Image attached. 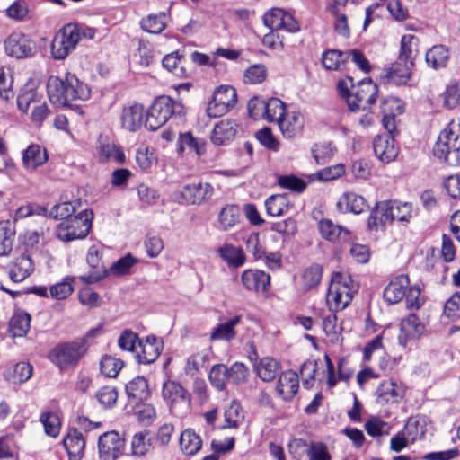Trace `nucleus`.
<instances>
[{
	"label": "nucleus",
	"mask_w": 460,
	"mask_h": 460,
	"mask_svg": "<svg viewBox=\"0 0 460 460\" xmlns=\"http://www.w3.org/2000/svg\"><path fill=\"white\" fill-rule=\"evenodd\" d=\"M123 447L124 440L120 438L118 431H107L99 437V455L103 460H115L121 454Z\"/></svg>",
	"instance_id": "6e6552de"
},
{
	"label": "nucleus",
	"mask_w": 460,
	"mask_h": 460,
	"mask_svg": "<svg viewBox=\"0 0 460 460\" xmlns=\"http://www.w3.org/2000/svg\"><path fill=\"white\" fill-rule=\"evenodd\" d=\"M227 367L224 364L214 365L208 374L210 384L218 391L226 390L227 382Z\"/></svg>",
	"instance_id": "49530a36"
},
{
	"label": "nucleus",
	"mask_w": 460,
	"mask_h": 460,
	"mask_svg": "<svg viewBox=\"0 0 460 460\" xmlns=\"http://www.w3.org/2000/svg\"><path fill=\"white\" fill-rule=\"evenodd\" d=\"M180 447L182 452L187 456L196 454L202 446V440L194 430L188 429L184 430L180 437Z\"/></svg>",
	"instance_id": "c756f323"
},
{
	"label": "nucleus",
	"mask_w": 460,
	"mask_h": 460,
	"mask_svg": "<svg viewBox=\"0 0 460 460\" xmlns=\"http://www.w3.org/2000/svg\"><path fill=\"white\" fill-rule=\"evenodd\" d=\"M449 58L448 49L444 45H435L426 52V62L434 69L445 67Z\"/></svg>",
	"instance_id": "cd10ccee"
},
{
	"label": "nucleus",
	"mask_w": 460,
	"mask_h": 460,
	"mask_svg": "<svg viewBox=\"0 0 460 460\" xmlns=\"http://www.w3.org/2000/svg\"><path fill=\"white\" fill-rule=\"evenodd\" d=\"M306 455L309 460H331V455L323 443H311Z\"/></svg>",
	"instance_id": "774afa93"
},
{
	"label": "nucleus",
	"mask_w": 460,
	"mask_h": 460,
	"mask_svg": "<svg viewBox=\"0 0 460 460\" xmlns=\"http://www.w3.org/2000/svg\"><path fill=\"white\" fill-rule=\"evenodd\" d=\"M125 392L129 400L139 402L147 400L151 394L147 380L142 376H137L126 384Z\"/></svg>",
	"instance_id": "5701e85b"
},
{
	"label": "nucleus",
	"mask_w": 460,
	"mask_h": 460,
	"mask_svg": "<svg viewBox=\"0 0 460 460\" xmlns=\"http://www.w3.org/2000/svg\"><path fill=\"white\" fill-rule=\"evenodd\" d=\"M312 155L317 164H327L334 155L332 143L314 144L311 147Z\"/></svg>",
	"instance_id": "603ef678"
},
{
	"label": "nucleus",
	"mask_w": 460,
	"mask_h": 460,
	"mask_svg": "<svg viewBox=\"0 0 460 460\" xmlns=\"http://www.w3.org/2000/svg\"><path fill=\"white\" fill-rule=\"evenodd\" d=\"M425 332V325L420 322L416 314H411L402 319L400 323L398 342L406 347L410 340L419 339Z\"/></svg>",
	"instance_id": "9b49d317"
},
{
	"label": "nucleus",
	"mask_w": 460,
	"mask_h": 460,
	"mask_svg": "<svg viewBox=\"0 0 460 460\" xmlns=\"http://www.w3.org/2000/svg\"><path fill=\"white\" fill-rule=\"evenodd\" d=\"M378 95V86L373 82L371 77H365L358 82L357 90L352 93V100L356 101L360 106L362 102H366L368 108L374 104ZM363 111H367V107L364 106Z\"/></svg>",
	"instance_id": "4468645a"
},
{
	"label": "nucleus",
	"mask_w": 460,
	"mask_h": 460,
	"mask_svg": "<svg viewBox=\"0 0 460 460\" xmlns=\"http://www.w3.org/2000/svg\"><path fill=\"white\" fill-rule=\"evenodd\" d=\"M76 205H80V201L63 202L54 205L49 212V217L58 220H66L76 214Z\"/></svg>",
	"instance_id": "e433bc0d"
},
{
	"label": "nucleus",
	"mask_w": 460,
	"mask_h": 460,
	"mask_svg": "<svg viewBox=\"0 0 460 460\" xmlns=\"http://www.w3.org/2000/svg\"><path fill=\"white\" fill-rule=\"evenodd\" d=\"M265 119L269 122L277 121L278 117H283L286 113V103L278 98H270L265 101Z\"/></svg>",
	"instance_id": "37998d69"
},
{
	"label": "nucleus",
	"mask_w": 460,
	"mask_h": 460,
	"mask_svg": "<svg viewBox=\"0 0 460 460\" xmlns=\"http://www.w3.org/2000/svg\"><path fill=\"white\" fill-rule=\"evenodd\" d=\"M215 102H221L227 106L230 110L237 102V93L234 87L230 85H220L213 93L212 95Z\"/></svg>",
	"instance_id": "58836bf2"
},
{
	"label": "nucleus",
	"mask_w": 460,
	"mask_h": 460,
	"mask_svg": "<svg viewBox=\"0 0 460 460\" xmlns=\"http://www.w3.org/2000/svg\"><path fill=\"white\" fill-rule=\"evenodd\" d=\"M220 257L234 268H239L245 262V254L241 248L232 244H225L218 249Z\"/></svg>",
	"instance_id": "c85d7f7f"
},
{
	"label": "nucleus",
	"mask_w": 460,
	"mask_h": 460,
	"mask_svg": "<svg viewBox=\"0 0 460 460\" xmlns=\"http://www.w3.org/2000/svg\"><path fill=\"white\" fill-rule=\"evenodd\" d=\"M162 396L168 402L171 410L179 402H184L187 405H190L191 402L190 394L179 383L172 380H167L164 383Z\"/></svg>",
	"instance_id": "a211bd4d"
},
{
	"label": "nucleus",
	"mask_w": 460,
	"mask_h": 460,
	"mask_svg": "<svg viewBox=\"0 0 460 460\" xmlns=\"http://www.w3.org/2000/svg\"><path fill=\"white\" fill-rule=\"evenodd\" d=\"M411 75V66L406 63L394 62L389 68L385 69L380 78L384 84L403 85L410 80Z\"/></svg>",
	"instance_id": "f3484780"
},
{
	"label": "nucleus",
	"mask_w": 460,
	"mask_h": 460,
	"mask_svg": "<svg viewBox=\"0 0 460 460\" xmlns=\"http://www.w3.org/2000/svg\"><path fill=\"white\" fill-rule=\"evenodd\" d=\"M280 364L272 358H264L257 368L259 377L264 382L272 381L278 374Z\"/></svg>",
	"instance_id": "c9c22d12"
},
{
	"label": "nucleus",
	"mask_w": 460,
	"mask_h": 460,
	"mask_svg": "<svg viewBox=\"0 0 460 460\" xmlns=\"http://www.w3.org/2000/svg\"><path fill=\"white\" fill-rule=\"evenodd\" d=\"M443 104L447 109H454L460 104V87L457 84L447 86L442 93Z\"/></svg>",
	"instance_id": "69168bd1"
},
{
	"label": "nucleus",
	"mask_w": 460,
	"mask_h": 460,
	"mask_svg": "<svg viewBox=\"0 0 460 460\" xmlns=\"http://www.w3.org/2000/svg\"><path fill=\"white\" fill-rule=\"evenodd\" d=\"M241 322V316L235 315L223 323L217 324L210 334L211 341H231L235 339L234 326Z\"/></svg>",
	"instance_id": "393cba45"
},
{
	"label": "nucleus",
	"mask_w": 460,
	"mask_h": 460,
	"mask_svg": "<svg viewBox=\"0 0 460 460\" xmlns=\"http://www.w3.org/2000/svg\"><path fill=\"white\" fill-rule=\"evenodd\" d=\"M402 432L405 434L410 444H413L418 438H421L425 435L426 430L424 425H421L419 420L409 418Z\"/></svg>",
	"instance_id": "4d7b16f0"
},
{
	"label": "nucleus",
	"mask_w": 460,
	"mask_h": 460,
	"mask_svg": "<svg viewBox=\"0 0 460 460\" xmlns=\"http://www.w3.org/2000/svg\"><path fill=\"white\" fill-rule=\"evenodd\" d=\"M74 277L67 276L58 284L52 285L49 288L50 296L56 299H65L74 291Z\"/></svg>",
	"instance_id": "6e6d98bb"
},
{
	"label": "nucleus",
	"mask_w": 460,
	"mask_h": 460,
	"mask_svg": "<svg viewBox=\"0 0 460 460\" xmlns=\"http://www.w3.org/2000/svg\"><path fill=\"white\" fill-rule=\"evenodd\" d=\"M418 38L411 34L403 35L400 42L399 62L410 63L411 66H414V57H412L411 45L414 41H418Z\"/></svg>",
	"instance_id": "3c124183"
},
{
	"label": "nucleus",
	"mask_w": 460,
	"mask_h": 460,
	"mask_svg": "<svg viewBox=\"0 0 460 460\" xmlns=\"http://www.w3.org/2000/svg\"><path fill=\"white\" fill-rule=\"evenodd\" d=\"M40 422L44 426L45 432L48 436L56 438L60 430L58 416L53 412H43L40 417Z\"/></svg>",
	"instance_id": "e2e57ef3"
},
{
	"label": "nucleus",
	"mask_w": 460,
	"mask_h": 460,
	"mask_svg": "<svg viewBox=\"0 0 460 460\" xmlns=\"http://www.w3.org/2000/svg\"><path fill=\"white\" fill-rule=\"evenodd\" d=\"M410 280L408 275L401 274L393 279L383 291V297L389 305L400 302L406 296Z\"/></svg>",
	"instance_id": "2eb2a0df"
},
{
	"label": "nucleus",
	"mask_w": 460,
	"mask_h": 460,
	"mask_svg": "<svg viewBox=\"0 0 460 460\" xmlns=\"http://www.w3.org/2000/svg\"><path fill=\"white\" fill-rule=\"evenodd\" d=\"M144 114V106L135 103L125 107L121 113V125L128 131L135 132L142 125Z\"/></svg>",
	"instance_id": "412c9836"
},
{
	"label": "nucleus",
	"mask_w": 460,
	"mask_h": 460,
	"mask_svg": "<svg viewBox=\"0 0 460 460\" xmlns=\"http://www.w3.org/2000/svg\"><path fill=\"white\" fill-rule=\"evenodd\" d=\"M242 283L247 290L264 292L270 285V276L260 270H245L241 276Z\"/></svg>",
	"instance_id": "dca6fc26"
},
{
	"label": "nucleus",
	"mask_w": 460,
	"mask_h": 460,
	"mask_svg": "<svg viewBox=\"0 0 460 460\" xmlns=\"http://www.w3.org/2000/svg\"><path fill=\"white\" fill-rule=\"evenodd\" d=\"M241 410L242 407L240 403L236 401H233L228 408L225 410V424L222 425L219 429H225L230 428H237L239 425V419L241 417Z\"/></svg>",
	"instance_id": "13d9d810"
},
{
	"label": "nucleus",
	"mask_w": 460,
	"mask_h": 460,
	"mask_svg": "<svg viewBox=\"0 0 460 460\" xmlns=\"http://www.w3.org/2000/svg\"><path fill=\"white\" fill-rule=\"evenodd\" d=\"M88 350L84 339H75L60 342L52 348L47 355L48 359L59 370L75 367Z\"/></svg>",
	"instance_id": "f03ea898"
},
{
	"label": "nucleus",
	"mask_w": 460,
	"mask_h": 460,
	"mask_svg": "<svg viewBox=\"0 0 460 460\" xmlns=\"http://www.w3.org/2000/svg\"><path fill=\"white\" fill-rule=\"evenodd\" d=\"M69 460H81L84 456L85 441L83 434L76 428H69L63 439Z\"/></svg>",
	"instance_id": "6ab92c4d"
},
{
	"label": "nucleus",
	"mask_w": 460,
	"mask_h": 460,
	"mask_svg": "<svg viewBox=\"0 0 460 460\" xmlns=\"http://www.w3.org/2000/svg\"><path fill=\"white\" fill-rule=\"evenodd\" d=\"M277 122L283 136L287 138L294 137L303 128L299 112H293L292 115L287 119L285 116L278 117Z\"/></svg>",
	"instance_id": "bb28decb"
},
{
	"label": "nucleus",
	"mask_w": 460,
	"mask_h": 460,
	"mask_svg": "<svg viewBox=\"0 0 460 460\" xmlns=\"http://www.w3.org/2000/svg\"><path fill=\"white\" fill-rule=\"evenodd\" d=\"M278 183L284 189H288L298 193L303 192L307 186L306 182L303 179L293 174L280 175L278 179Z\"/></svg>",
	"instance_id": "052dcab7"
},
{
	"label": "nucleus",
	"mask_w": 460,
	"mask_h": 460,
	"mask_svg": "<svg viewBox=\"0 0 460 460\" xmlns=\"http://www.w3.org/2000/svg\"><path fill=\"white\" fill-rule=\"evenodd\" d=\"M298 388L299 380L296 372L288 370L279 376L276 390L284 401H291L297 394Z\"/></svg>",
	"instance_id": "aec40b11"
},
{
	"label": "nucleus",
	"mask_w": 460,
	"mask_h": 460,
	"mask_svg": "<svg viewBox=\"0 0 460 460\" xmlns=\"http://www.w3.org/2000/svg\"><path fill=\"white\" fill-rule=\"evenodd\" d=\"M213 193L214 188L210 183L198 182L184 185L180 191L174 192V199L179 203L199 205L210 199Z\"/></svg>",
	"instance_id": "423d86ee"
},
{
	"label": "nucleus",
	"mask_w": 460,
	"mask_h": 460,
	"mask_svg": "<svg viewBox=\"0 0 460 460\" xmlns=\"http://www.w3.org/2000/svg\"><path fill=\"white\" fill-rule=\"evenodd\" d=\"M72 49H74L73 47L66 44V41L58 32L51 43V55L53 58L63 60L68 56Z\"/></svg>",
	"instance_id": "bf43d9fd"
},
{
	"label": "nucleus",
	"mask_w": 460,
	"mask_h": 460,
	"mask_svg": "<svg viewBox=\"0 0 460 460\" xmlns=\"http://www.w3.org/2000/svg\"><path fill=\"white\" fill-rule=\"evenodd\" d=\"M31 324V315L25 311L15 313L10 322L9 327L13 337H23L27 334Z\"/></svg>",
	"instance_id": "7c9ffc66"
},
{
	"label": "nucleus",
	"mask_w": 460,
	"mask_h": 460,
	"mask_svg": "<svg viewBox=\"0 0 460 460\" xmlns=\"http://www.w3.org/2000/svg\"><path fill=\"white\" fill-rule=\"evenodd\" d=\"M394 211L392 200L376 201L367 218V229L377 232L379 227L385 229L386 223H392L394 220L407 221L408 216L393 214Z\"/></svg>",
	"instance_id": "39448f33"
},
{
	"label": "nucleus",
	"mask_w": 460,
	"mask_h": 460,
	"mask_svg": "<svg viewBox=\"0 0 460 460\" xmlns=\"http://www.w3.org/2000/svg\"><path fill=\"white\" fill-rule=\"evenodd\" d=\"M93 218V213L92 210L83 209L79 211L57 226V238L65 243L84 239L92 228Z\"/></svg>",
	"instance_id": "7ed1b4c3"
},
{
	"label": "nucleus",
	"mask_w": 460,
	"mask_h": 460,
	"mask_svg": "<svg viewBox=\"0 0 460 460\" xmlns=\"http://www.w3.org/2000/svg\"><path fill=\"white\" fill-rule=\"evenodd\" d=\"M380 109L383 115L396 117L405 111V104L398 97L387 96L382 100Z\"/></svg>",
	"instance_id": "ea45409f"
},
{
	"label": "nucleus",
	"mask_w": 460,
	"mask_h": 460,
	"mask_svg": "<svg viewBox=\"0 0 460 460\" xmlns=\"http://www.w3.org/2000/svg\"><path fill=\"white\" fill-rule=\"evenodd\" d=\"M164 348L162 340L155 335H148L138 341V349L136 358L139 364H151L155 362Z\"/></svg>",
	"instance_id": "9d476101"
},
{
	"label": "nucleus",
	"mask_w": 460,
	"mask_h": 460,
	"mask_svg": "<svg viewBox=\"0 0 460 460\" xmlns=\"http://www.w3.org/2000/svg\"><path fill=\"white\" fill-rule=\"evenodd\" d=\"M36 49L35 41L21 32H13L4 40L5 53L15 58H31L36 52Z\"/></svg>",
	"instance_id": "0eeeda50"
},
{
	"label": "nucleus",
	"mask_w": 460,
	"mask_h": 460,
	"mask_svg": "<svg viewBox=\"0 0 460 460\" xmlns=\"http://www.w3.org/2000/svg\"><path fill=\"white\" fill-rule=\"evenodd\" d=\"M123 366L121 359L110 355H104L100 361V370L107 377H116Z\"/></svg>",
	"instance_id": "a18cd8bd"
},
{
	"label": "nucleus",
	"mask_w": 460,
	"mask_h": 460,
	"mask_svg": "<svg viewBox=\"0 0 460 460\" xmlns=\"http://www.w3.org/2000/svg\"><path fill=\"white\" fill-rule=\"evenodd\" d=\"M165 13L159 14H149L146 19L141 22V28L149 33L158 34L165 29Z\"/></svg>",
	"instance_id": "8fccbe9b"
},
{
	"label": "nucleus",
	"mask_w": 460,
	"mask_h": 460,
	"mask_svg": "<svg viewBox=\"0 0 460 460\" xmlns=\"http://www.w3.org/2000/svg\"><path fill=\"white\" fill-rule=\"evenodd\" d=\"M392 136H376L373 140L375 155L385 164L394 161L399 153V148L394 145Z\"/></svg>",
	"instance_id": "ddd939ff"
},
{
	"label": "nucleus",
	"mask_w": 460,
	"mask_h": 460,
	"mask_svg": "<svg viewBox=\"0 0 460 460\" xmlns=\"http://www.w3.org/2000/svg\"><path fill=\"white\" fill-rule=\"evenodd\" d=\"M323 277V268L319 264H313L305 270L303 281L305 286L310 289L319 285Z\"/></svg>",
	"instance_id": "680f3d73"
},
{
	"label": "nucleus",
	"mask_w": 460,
	"mask_h": 460,
	"mask_svg": "<svg viewBox=\"0 0 460 460\" xmlns=\"http://www.w3.org/2000/svg\"><path fill=\"white\" fill-rule=\"evenodd\" d=\"M96 398L104 408H111L117 402L118 391L115 387L103 386L97 391Z\"/></svg>",
	"instance_id": "0e129e2a"
},
{
	"label": "nucleus",
	"mask_w": 460,
	"mask_h": 460,
	"mask_svg": "<svg viewBox=\"0 0 460 460\" xmlns=\"http://www.w3.org/2000/svg\"><path fill=\"white\" fill-rule=\"evenodd\" d=\"M267 214L273 217H279L288 212L289 204L287 194L271 195L265 200Z\"/></svg>",
	"instance_id": "2f4dec72"
},
{
	"label": "nucleus",
	"mask_w": 460,
	"mask_h": 460,
	"mask_svg": "<svg viewBox=\"0 0 460 460\" xmlns=\"http://www.w3.org/2000/svg\"><path fill=\"white\" fill-rule=\"evenodd\" d=\"M172 98L162 95L155 100L149 110L165 123L172 117Z\"/></svg>",
	"instance_id": "f704fd0d"
},
{
	"label": "nucleus",
	"mask_w": 460,
	"mask_h": 460,
	"mask_svg": "<svg viewBox=\"0 0 460 460\" xmlns=\"http://www.w3.org/2000/svg\"><path fill=\"white\" fill-rule=\"evenodd\" d=\"M454 132L444 129L440 132L433 146L435 157L449 166H460V146H457L458 136L453 138Z\"/></svg>",
	"instance_id": "20e7f679"
},
{
	"label": "nucleus",
	"mask_w": 460,
	"mask_h": 460,
	"mask_svg": "<svg viewBox=\"0 0 460 460\" xmlns=\"http://www.w3.org/2000/svg\"><path fill=\"white\" fill-rule=\"evenodd\" d=\"M254 137L264 148L270 151L278 152L280 148V143L273 135L270 127H263L257 130Z\"/></svg>",
	"instance_id": "4c0bfd02"
},
{
	"label": "nucleus",
	"mask_w": 460,
	"mask_h": 460,
	"mask_svg": "<svg viewBox=\"0 0 460 460\" xmlns=\"http://www.w3.org/2000/svg\"><path fill=\"white\" fill-rule=\"evenodd\" d=\"M58 34L66 41L70 47L75 48L81 40L80 29L75 24H66L59 31Z\"/></svg>",
	"instance_id": "338daca9"
},
{
	"label": "nucleus",
	"mask_w": 460,
	"mask_h": 460,
	"mask_svg": "<svg viewBox=\"0 0 460 460\" xmlns=\"http://www.w3.org/2000/svg\"><path fill=\"white\" fill-rule=\"evenodd\" d=\"M321 236L330 243L349 242L351 232L342 226L334 224L331 219L323 218L318 222Z\"/></svg>",
	"instance_id": "f8f14e48"
},
{
	"label": "nucleus",
	"mask_w": 460,
	"mask_h": 460,
	"mask_svg": "<svg viewBox=\"0 0 460 460\" xmlns=\"http://www.w3.org/2000/svg\"><path fill=\"white\" fill-rule=\"evenodd\" d=\"M376 395L380 403H387L391 399L400 396L396 390V383L393 379L381 382L376 391Z\"/></svg>",
	"instance_id": "c03bdc74"
},
{
	"label": "nucleus",
	"mask_w": 460,
	"mask_h": 460,
	"mask_svg": "<svg viewBox=\"0 0 460 460\" xmlns=\"http://www.w3.org/2000/svg\"><path fill=\"white\" fill-rule=\"evenodd\" d=\"M49 159L46 149L40 145L31 144L22 152V164L27 170L33 171L44 164Z\"/></svg>",
	"instance_id": "4be33fe9"
},
{
	"label": "nucleus",
	"mask_w": 460,
	"mask_h": 460,
	"mask_svg": "<svg viewBox=\"0 0 460 460\" xmlns=\"http://www.w3.org/2000/svg\"><path fill=\"white\" fill-rule=\"evenodd\" d=\"M344 200L346 202L345 210L358 215L369 208L364 197L354 192H345Z\"/></svg>",
	"instance_id": "09e8293b"
},
{
	"label": "nucleus",
	"mask_w": 460,
	"mask_h": 460,
	"mask_svg": "<svg viewBox=\"0 0 460 460\" xmlns=\"http://www.w3.org/2000/svg\"><path fill=\"white\" fill-rule=\"evenodd\" d=\"M15 232L10 221L0 222V256H7L13 250Z\"/></svg>",
	"instance_id": "473e14b6"
},
{
	"label": "nucleus",
	"mask_w": 460,
	"mask_h": 460,
	"mask_svg": "<svg viewBox=\"0 0 460 460\" xmlns=\"http://www.w3.org/2000/svg\"><path fill=\"white\" fill-rule=\"evenodd\" d=\"M137 262L138 260L136 257L131 253H128L112 263L110 268V271L112 275L117 277L124 276L128 274L130 269Z\"/></svg>",
	"instance_id": "864d4df0"
},
{
	"label": "nucleus",
	"mask_w": 460,
	"mask_h": 460,
	"mask_svg": "<svg viewBox=\"0 0 460 460\" xmlns=\"http://www.w3.org/2000/svg\"><path fill=\"white\" fill-rule=\"evenodd\" d=\"M33 367L28 362H19L9 367L4 374V378L13 384H23L32 375Z\"/></svg>",
	"instance_id": "a878e982"
},
{
	"label": "nucleus",
	"mask_w": 460,
	"mask_h": 460,
	"mask_svg": "<svg viewBox=\"0 0 460 460\" xmlns=\"http://www.w3.org/2000/svg\"><path fill=\"white\" fill-rule=\"evenodd\" d=\"M100 156L102 162L112 159L119 164H124L126 161L123 149L113 143L102 145L100 147Z\"/></svg>",
	"instance_id": "de8ad7c7"
},
{
	"label": "nucleus",
	"mask_w": 460,
	"mask_h": 460,
	"mask_svg": "<svg viewBox=\"0 0 460 460\" xmlns=\"http://www.w3.org/2000/svg\"><path fill=\"white\" fill-rule=\"evenodd\" d=\"M47 93L50 103L56 107H64L75 100H87L91 91L87 84L75 75L66 73L65 79L51 75L47 82Z\"/></svg>",
	"instance_id": "f257e3e1"
},
{
	"label": "nucleus",
	"mask_w": 460,
	"mask_h": 460,
	"mask_svg": "<svg viewBox=\"0 0 460 460\" xmlns=\"http://www.w3.org/2000/svg\"><path fill=\"white\" fill-rule=\"evenodd\" d=\"M185 146L193 149L198 155H201L206 152L205 143L200 139L193 137L191 132L181 133L177 140V152L182 154Z\"/></svg>",
	"instance_id": "72a5a7b5"
},
{
	"label": "nucleus",
	"mask_w": 460,
	"mask_h": 460,
	"mask_svg": "<svg viewBox=\"0 0 460 460\" xmlns=\"http://www.w3.org/2000/svg\"><path fill=\"white\" fill-rule=\"evenodd\" d=\"M240 209L236 205H227L223 208L218 216L222 229L227 231L233 227L238 221Z\"/></svg>",
	"instance_id": "a19ab883"
},
{
	"label": "nucleus",
	"mask_w": 460,
	"mask_h": 460,
	"mask_svg": "<svg viewBox=\"0 0 460 460\" xmlns=\"http://www.w3.org/2000/svg\"><path fill=\"white\" fill-rule=\"evenodd\" d=\"M285 12L281 8H271L264 13L262 17L263 24L270 31L280 30L281 25H283Z\"/></svg>",
	"instance_id": "5fc2aeb1"
},
{
	"label": "nucleus",
	"mask_w": 460,
	"mask_h": 460,
	"mask_svg": "<svg viewBox=\"0 0 460 460\" xmlns=\"http://www.w3.org/2000/svg\"><path fill=\"white\" fill-rule=\"evenodd\" d=\"M226 372L228 383L239 385L248 381L249 369L243 363H234L230 367H227Z\"/></svg>",
	"instance_id": "79ce46f5"
},
{
	"label": "nucleus",
	"mask_w": 460,
	"mask_h": 460,
	"mask_svg": "<svg viewBox=\"0 0 460 460\" xmlns=\"http://www.w3.org/2000/svg\"><path fill=\"white\" fill-rule=\"evenodd\" d=\"M184 56L179 50L165 55L162 60V66L164 69L173 74L179 78H186L189 73L184 66Z\"/></svg>",
	"instance_id": "b1692460"
},
{
	"label": "nucleus",
	"mask_w": 460,
	"mask_h": 460,
	"mask_svg": "<svg viewBox=\"0 0 460 460\" xmlns=\"http://www.w3.org/2000/svg\"><path fill=\"white\" fill-rule=\"evenodd\" d=\"M241 126L234 119H222L215 124L210 139L215 146H225L232 142L241 133Z\"/></svg>",
	"instance_id": "1a4fd4ad"
}]
</instances>
